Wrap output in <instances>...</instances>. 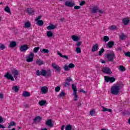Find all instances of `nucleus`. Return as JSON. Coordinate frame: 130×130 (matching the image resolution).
Listing matches in <instances>:
<instances>
[{"instance_id":"1","label":"nucleus","mask_w":130,"mask_h":130,"mask_svg":"<svg viewBox=\"0 0 130 130\" xmlns=\"http://www.w3.org/2000/svg\"><path fill=\"white\" fill-rule=\"evenodd\" d=\"M123 88V84H119L113 85L111 88V93L112 95L117 96L119 93V91Z\"/></svg>"},{"instance_id":"2","label":"nucleus","mask_w":130,"mask_h":130,"mask_svg":"<svg viewBox=\"0 0 130 130\" xmlns=\"http://www.w3.org/2000/svg\"><path fill=\"white\" fill-rule=\"evenodd\" d=\"M34 53L32 52H30L29 54L26 56V60L27 62H32L34 59Z\"/></svg>"},{"instance_id":"3","label":"nucleus","mask_w":130,"mask_h":130,"mask_svg":"<svg viewBox=\"0 0 130 130\" xmlns=\"http://www.w3.org/2000/svg\"><path fill=\"white\" fill-rule=\"evenodd\" d=\"M115 57V54H114V52H111V53L108 54L107 55V58L108 60V61H113L114 58Z\"/></svg>"},{"instance_id":"4","label":"nucleus","mask_w":130,"mask_h":130,"mask_svg":"<svg viewBox=\"0 0 130 130\" xmlns=\"http://www.w3.org/2000/svg\"><path fill=\"white\" fill-rule=\"evenodd\" d=\"M104 78L107 83H109V82L110 83H113L115 82V80H116V79L113 77L104 76Z\"/></svg>"},{"instance_id":"5","label":"nucleus","mask_w":130,"mask_h":130,"mask_svg":"<svg viewBox=\"0 0 130 130\" xmlns=\"http://www.w3.org/2000/svg\"><path fill=\"white\" fill-rule=\"evenodd\" d=\"M37 76H43V77H46V71L44 69H42L41 72L40 70H37L36 72Z\"/></svg>"},{"instance_id":"6","label":"nucleus","mask_w":130,"mask_h":130,"mask_svg":"<svg viewBox=\"0 0 130 130\" xmlns=\"http://www.w3.org/2000/svg\"><path fill=\"white\" fill-rule=\"evenodd\" d=\"M103 73L104 74H107V75H111L112 74V71L108 67H104L103 68Z\"/></svg>"},{"instance_id":"7","label":"nucleus","mask_w":130,"mask_h":130,"mask_svg":"<svg viewBox=\"0 0 130 130\" xmlns=\"http://www.w3.org/2000/svg\"><path fill=\"white\" fill-rule=\"evenodd\" d=\"M4 77L5 78H6L7 80H11L12 82H14V81H15L13 75H12V74H10L9 72H7L6 75H4Z\"/></svg>"},{"instance_id":"8","label":"nucleus","mask_w":130,"mask_h":130,"mask_svg":"<svg viewBox=\"0 0 130 130\" xmlns=\"http://www.w3.org/2000/svg\"><path fill=\"white\" fill-rule=\"evenodd\" d=\"M52 67L56 72L58 73H60V71H61V68L58 66V65H56L55 63H52Z\"/></svg>"},{"instance_id":"9","label":"nucleus","mask_w":130,"mask_h":130,"mask_svg":"<svg viewBox=\"0 0 130 130\" xmlns=\"http://www.w3.org/2000/svg\"><path fill=\"white\" fill-rule=\"evenodd\" d=\"M12 74L15 80H17L18 76H19V71L17 70H13L12 71Z\"/></svg>"},{"instance_id":"10","label":"nucleus","mask_w":130,"mask_h":130,"mask_svg":"<svg viewBox=\"0 0 130 130\" xmlns=\"http://www.w3.org/2000/svg\"><path fill=\"white\" fill-rule=\"evenodd\" d=\"M29 49V47H28V45L24 44L20 46V50L21 52H23V51H26V50H28Z\"/></svg>"},{"instance_id":"11","label":"nucleus","mask_w":130,"mask_h":130,"mask_svg":"<svg viewBox=\"0 0 130 130\" xmlns=\"http://www.w3.org/2000/svg\"><path fill=\"white\" fill-rule=\"evenodd\" d=\"M75 5V3L72 2L66 1L65 2V6H66V7H69V8H73Z\"/></svg>"},{"instance_id":"12","label":"nucleus","mask_w":130,"mask_h":130,"mask_svg":"<svg viewBox=\"0 0 130 130\" xmlns=\"http://www.w3.org/2000/svg\"><path fill=\"white\" fill-rule=\"evenodd\" d=\"M99 49V45L98 44H95L93 45L91 48V51L92 52H95V51H98Z\"/></svg>"},{"instance_id":"13","label":"nucleus","mask_w":130,"mask_h":130,"mask_svg":"<svg viewBox=\"0 0 130 130\" xmlns=\"http://www.w3.org/2000/svg\"><path fill=\"white\" fill-rule=\"evenodd\" d=\"M26 13L28 14V15H30L31 16L34 15V13H35V10L32 9V8H27L26 10Z\"/></svg>"},{"instance_id":"14","label":"nucleus","mask_w":130,"mask_h":130,"mask_svg":"<svg viewBox=\"0 0 130 130\" xmlns=\"http://www.w3.org/2000/svg\"><path fill=\"white\" fill-rule=\"evenodd\" d=\"M42 119V118L41 117H40V116H38L34 119L33 122H40Z\"/></svg>"},{"instance_id":"15","label":"nucleus","mask_w":130,"mask_h":130,"mask_svg":"<svg viewBox=\"0 0 130 130\" xmlns=\"http://www.w3.org/2000/svg\"><path fill=\"white\" fill-rule=\"evenodd\" d=\"M46 125L49 126L50 127H52L53 126V124H52V120L51 119H49L46 122Z\"/></svg>"},{"instance_id":"16","label":"nucleus","mask_w":130,"mask_h":130,"mask_svg":"<svg viewBox=\"0 0 130 130\" xmlns=\"http://www.w3.org/2000/svg\"><path fill=\"white\" fill-rule=\"evenodd\" d=\"M16 46H17V43L15 41H12L10 42L9 47L14 48V47H16Z\"/></svg>"},{"instance_id":"17","label":"nucleus","mask_w":130,"mask_h":130,"mask_svg":"<svg viewBox=\"0 0 130 130\" xmlns=\"http://www.w3.org/2000/svg\"><path fill=\"white\" fill-rule=\"evenodd\" d=\"M122 21L125 26L128 25V23H129V19H127V18H123Z\"/></svg>"},{"instance_id":"18","label":"nucleus","mask_w":130,"mask_h":130,"mask_svg":"<svg viewBox=\"0 0 130 130\" xmlns=\"http://www.w3.org/2000/svg\"><path fill=\"white\" fill-rule=\"evenodd\" d=\"M55 28H56V26H55L52 24H50V25H49L47 27V29L48 30H54V29H55Z\"/></svg>"},{"instance_id":"19","label":"nucleus","mask_w":130,"mask_h":130,"mask_svg":"<svg viewBox=\"0 0 130 130\" xmlns=\"http://www.w3.org/2000/svg\"><path fill=\"white\" fill-rule=\"evenodd\" d=\"M107 45L109 48H112L114 46V42L113 41L109 42Z\"/></svg>"},{"instance_id":"20","label":"nucleus","mask_w":130,"mask_h":130,"mask_svg":"<svg viewBox=\"0 0 130 130\" xmlns=\"http://www.w3.org/2000/svg\"><path fill=\"white\" fill-rule=\"evenodd\" d=\"M98 11H99V8H98V7H97V6H95L92 8V13L93 14H96V13H97V12H98Z\"/></svg>"},{"instance_id":"21","label":"nucleus","mask_w":130,"mask_h":130,"mask_svg":"<svg viewBox=\"0 0 130 130\" xmlns=\"http://www.w3.org/2000/svg\"><path fill=\"white\" fill-rule=\"evenodd\" d=\"M58 55H59L60 57H63V58H65V59H69V56L68 55H63L62 54L60 53L59 52H57Z\"/></svg>"},{"instance_id":"22","label":"nucleus","mask_w":130,"mask_h":130,"mask_svg":"<svg viewBox=\"0 0 130 130\" xmlns=\"http://www.w3.org/2000/svg\"><path fill=\"white\" fill-rule=\"evenodd\" d=\"M72 39H73V41H79L80 40V38L76 35H73L72 36Z\"/></svg>"},{"instance_id":"23","label":"nucleus","mask_w":130,"mask_h":130,"mask_svg":"<svg viewBox=\"0 0 130 130\" xmlns=\"http://www.w3.org/2000/svg\"><path fill=\"white\" fill-rule=\"evenodd\" d=\"M22 97H30V92L28 91H24L22 94Z\"/></svg>"},{"instance_id":"24","label":"nucleus","mask_w":130,"mask_h":130,"mask_svg":"<svg viewBox=\"0 0 130 130\" xmlns=\"http://www.w3.org/2000/svg\"><path fill=\"white\" fill-rule=\"evenodd\" d=\"M41 91L43 94H46L47 92V87L43 86L42 87Z\"/></svg>"},{"instance_id":"25","label":"nucleus","mask_w":130,"mask_h":130,"mask_svg":"<svg viewBox=\"0 0 130 130\" xmlns=\"http://www.w3.org/2000/svg\"><path fill=\"white\" fill-rule=\"evenodd\" d=\"M72 88L73 90V93H77L78 90L77 89V86L75 84H73L72 85Z\"/></svg>"},{"instance_id":"26","label":"nucleus","mask_w":130,"mask_h":130,"mask_svg":"<svg viewBox=\"0 0 130 130\" xmlns=\"http://www.w3.org/2000/svg\"><path fill=\"white\" fill-rule=\"evenodd\" d=\"M40 52L42 53H48V52H49V50H48L47 49L43 48L41 49Z\"/></svg>"},{"instance_id":"27","label":"nucleus","mask_w":130,"mask_h":130,"mask_svg":"<svg viewBox=\"0 0 130 130\" xmlns=\"http://www.w3.org/2000/svg\"><path fill=\"white\" fill-rule=\"evenodd\" d=\"M31 27V23L27 21L24 23V28H30Z\"/></svg>"},{"instance_id":"28","label":"nucleus","mask_w":130,"mask_h":130,"mask_svg":"<svg viewBox=\"0 0 130 130\" xmlns=\"http://www.w3.org/2000/svg\"><path fill=\"white\" fill-rule=\"evenodd\" d=\"M39 104L40 106H43L46 104V101L42 100L39 102Z\"/></svg>"},{"instance_id":"29","label":"nucleus","mask_w":130,"mask_h":130,"mask_svg":"<svg viewBox=\"0 0 130 130\" xmlns=\"http://www.w3.org/2000/svg\"><path fill=\"white\" fill-rule=\"evenodd\" d=\"M46 77H47V78H49L51 77V71H50V70L46 71Z\"/></svg>"},{"instance_id":"30","label":"nucleus","mask_w":130,"mask_h":130,"mask_svg":"<svg viewBox=\"0 0 130 130\" xmlns=\"http://www.w3.org/2000/svg\"><path fill=\"white\" fill-rule=\"evenodd\" d=\"M16 122L15 121H11L8 126V128H11V126H16Z\"/></svg>"},{"instance_id":"31","label":"nucleus","mask_w":130,"mask_h":130,"mask_svg":"<svg viewBox=\"0 0 130 130\" xmlns=\"http://www.w3.org/2000/svg\"><path fill=\"white\" fill-rule=\"evenodd\" d=\"M36 63L39 66H41L43 64V61H42L40 59H38L36 61Z\"/></svg>"},{"instance_id":"32","label":"nucleus","mask_w":130,"mask_h":130,"mask_svg":"<svg viewBox=\"0 0 130 130\" xmlns=\"http://www.w3.org/2000/svg\"><path fill=\"white\" fill-rule=\"evenodd\" d=\"M73 95H74V101H78L79 96L78 95V94H77V92L73 93Z\"/></svg>"},{"instance_id":"33","label":"nucleus","mask_w":130,"mask_h":130,"mask_svg":"<svg viewBox=\"0 0 130 130\" xmlns=\"http://www.w3.org/2000/svg\"><path fill=\"white\" fill-rule=\"evenodd\" d=\"M47 37H52L53 36V33L51 31H48L47 32Z\"/></svg>"},{"instance_id":"34","label":"nucleus","mask_w":130,"mask_h":130,"mask_svg":"<svg viewBox=\"0 0 130 130\" xmlns=\"http://www.w3.org/2000/svg\"><path fill=\"white\" fill-rule=\"evenodd\" d=\"M37 24L39 25V26H43V24H44V22H43V20H38L37 22Z\"/></svg>"},{"instance_id":"35","label":"nucleus","mask_w":130,"mask_h":130,"mask_svg":"<svg viewBox=\"0 0 130 130\" xmlns=\"http://www.w3.org/2000/svg\"><path fill=\"white\" fill-rule=\"evenodd\" d=\"M109 29L112 31H114V30H117V27L115 25H111L109 27Z\"/></svg>"},{"instance_id":"36","label":"nucleus","mask_w":130,"mask_h":130,"mask_svg":"<svg viewBox=\"0 0 130 130\" xmlns=\"http://www.w3.org/2000/svg\"><path fill=\"white\" fill-rule=\"evenodd\" d=\"M104 51H105V50L104 49V48H103V47L102 48L101 50L99 51V55L100 56H101V55H102V53H103V52H104Z\"/></svg>"},{"instance_id":"37","label":"nucleus","mask_w":130,"mask_h":130,"mask_svg":"<svg viewBox=\"0 0 130 130\" xmlns=\"http://www.w3.org/2000/svg\"><path fill=\"white\" fill-rule=\"evenodd\" d=\"M66 130H72L73 129V127L71 124L67 125L65 128Z\"/></svg>"},{"instance_id":"38","label":"nucleus","mask_w":130,"mask_h":130,"mask_svg":"<svg viewBox=\"0 0 130 130\" xmlns=\"http://www.w3.org/2000/svg\"><path fill=\"white\" fill-rule=\"evenodd\" d=\"M103 41L105 42H107L108 41H109V37L105 36L103 38Z\"/></svg>"},{"instance_id":"39","label":"nucleus","mask_w":130,"mask_h":130,"mask_svg":"<svg viewBox=\"0 0 130 130\" xmlns=\"http://www.w3.org/2000/svg\"><path fill=\"white\" fill-rule=\"evenodd\" d=\"M89 113L91 116H94L96 114V111H95V110H92L90 111Z\"/></svg>"},{"instance_id":"40","label":"nucleus","mask_w":130,"mask_h":130,"mask_svg":"<svg viewBox=\"0 0 130 130\" xmlns=\"http://www.w3.org/2000/svg\"><path fill=\"white\" fill-rule=\"evenodd\" d=\"M4 11L7 12V13H11V9H10V7H9V6H6L4 9Z\"/></svg>"},{"instance_id":"41","label":"nucleus","mask_w":130,"mask_h":130,"mask_svg":"<svg viewBox=\"0 0 130 130\" xmlns=\"http://www.w3.org/2000/svg\"><path fill=\"white\" fill-rule=\"evenodd\" d=\"M13 91H15V92H19V88H18V86H15L12 87Z\"/></svg>"},{"instance_id":"42","label":"nucleus","mask_w":130,"mask_h":130,"mask_svg":"<svg viewBox=\"0 0 130 130\" xmlns=\"http://www.w3.org/2000/svg\"><path fill=\"white\" fill-rule=\"evenodd\" d=\"M0 49L1 50H4V49H6V46L4 44H0Z\"/></svg>"},{"instance_id":"43","label":"nucleus","mask_w":130,"mask_h":130,"mask_svg":"<svg viewBox=\"0 0 130 130\" xmlns=\"http://www.w3.org/2000/svg\"><path fill=\"white\" fill-rule=\"evenodd\" d=\"M39 49H40V48L39 47H37L34 48V52L35 53H37L38 51H39Z\"/></svg>"},{"instance_id":"44","label":"nucleus","mask_w":130,"mask_h":130,"mask_svg":"<svg viewBox=\"0 0 130 130\" xmlns=\"http://www.w3.org/2000/svg\"><path fill=\"white\" fill-rule=\"evenodd\" d=\"M66 95V93L63 91H61L59 94L58 95L59 97H63Z\"/></svg>"},{"instance_id":"45","label":"nucleus","mask_w":130,"mask_h":130,"mask_svg":"<svg viewBox=\"0 0 130 130\" xmlns=\"http://www.w3.org/2000/svg\"><path fill=\"white\" fill-rule=\"evenodd\" d=\"M70 86H71V84H70V83L66 81L64 83V87H70Z\"/></svg>"},{"instance_id":"46","label":"nucleus","mask_w":130,"mask_h":130,"mask_svg":"<svg viewBox=\"0 0 130 130\" xmlns=\"http://www.w3.org/2000/svg\"><path fill=\"white\" fill-rule=\"evenodd\" d=\"M68 66L69 69H74V68H75V64L71 63H70Z\"/></svg>"},{"instance_id":"47","label":"nucleus","mask_w":130,"mask_h":130,"mask_svg":"<svg viewBox=\"0 0 130 130\" xmlns=\"http://www.w3.org/2000/svg\"><path fill=\"white\" fill-rule=\"evenodd\" d=\"M60 91V87L59 86H57L55 88V92H59Z\"/></svg>"},{"instance_id":"48","label":"nucleus","mask_w":130,"mask_h":130,"mask_svg":"<svg viewBox=\"0 0 130 130\" xmlns=\"http://www.w3.org/2000/svg\"><path fill=\"white\" fill-rule=\"evenodd\" d=\"M125 36L124 35V34H122L121 35V36H120V39H121V40H124V38H125Z\"/></svg>"},{"instance_id":"49","label":"nucleus","mask_w":130,"mask_h":130,"mask_svg":"<svg viewBox=\"0 0 130 130\" xmlns=\"http://www.w3.org/2000/svg\"><path fill=\"white\" fill-rule=\"evenodd\" d=\"M124 54L125 56H127L128 57H130V52H124Z\"/></svg>"},{"instance_id":"50","label":"nucleus","mask_w":130,"mask_h":130,"mask_svg":"<svg viewBox=\"0 0 130 130\" xmlns=\"http://www.w3.org/2000/svg\"><path fill=\"white\" fill-rule=\"evenodd\" d=\"M125 68H124V67L123 66H120V70L122 72H125Z\"/></svg>"},{"instance_id":"51","label":"nucleus","mask_w":130,"mask_h":130,"mask_svg":"<svg viewBox=\"0 0 130 130\" xmlns=\"http://www.w3.org/2000/svg\"><path fill=\"white\" fill-rule=\"evenodd\" d=\"M63 69L64 70V71H70V68H69V66L65 65L63 67Z\"/></svg>"},{"instance_id":"52","label":"nucleus","mask_w":130,"mask_h":130,"mask_svg":"<svg viewBox=\"0 0 130 130\" xmlns=\"http://www.w3.org/2000/svg\"><path fill=\"white\" fill-rule=\"evenodd\" d=\"M81 45H82V42L78 41L77 42L76 46H77L78 47H80V46H81Z\"/></svg>"},{"instance_id":"53","label":"nucleus","mask_w":130,"mask_h":130,"mask_svg":"<svg viewBox=\"0 0 130 130\" xmlns=\"http://www.w3.org/2000/svg\"><path fill=\"white\" fill-rule=\"evenodd\" d=\"M66 81H67V82H68V83H70V82H73V79H72L71 77H69L66 79Z\"/></svg>"},{"instance_id":"54","label":"nucleus","mask_w":130,"mask_h":130,"mask_svg":"<svg viewBox=\"0 0 130 130\" xmlns=\"http://www.w3.org/2000/svg\"><path fill=\"white\" fill-rule=\"evenodd\" d=\"M84 5H86V2L85 1H81L79 4V6H83Z\"/></svg>"},{"instance_id":"55","label":"nucleus","mask_w":130,"mask_h":130,"mask_svg":"<svg viewBox=\"0 0 130 130\" xmlns=\"http://www.w3.org/2000/svg\"><path fill=\"white\" fill-rule=\"evenodd\" d=\"M76 52L77 53H81V48L77 47L76 48Z\"/></svg>"},{"instance_id":"56","label":"nucleus","mask_w":130,"mask_h":130,"mask_svg":"<svg viewBox=\"0 0 130 130\" xmlns=\"http://www.w3.org/2000/svg\"><path fill=\"white\" fill-rule=\"evenodd\" d=\"M80 9H81V6H74V10H80Z\"/></svg>"},{"instance_id":"57","label":"nucleus","mask_w":130,"mask_h":130,"mask_svg":"<svg viewBox=\"0 0 130 130\" xmlns=\"http://www.w3.org/2000/svg\"><path fill=\"white\" fill-rule=\"evenodd\" d=\"M108 109L107 108H105L104 107H103V110L102 111H103L104 112H105L106 111H108Z\"/></svg>"},{"instance_id":"58","label":"nucleus","mask_w":130,"mask_h":130,"mask_svg":"<svg viewBox=\"0 0 130 130\" xmlns=\"http://www.w3.org/2000/svg\"><path fill=\"white\" fill-rule=\"evenodd\" d=\"M123 114H124L125 115H130V112L129 111H126L123 113Z\"/></svg>"},{"instance_id":"59","label":"nucleus","mask_w":130,"mask_h":130,"mask_svg":"<svg viewBox=\"0 0 130 130\" xmlns=\"http://www.w3.org/2000/svg\"><path fill=\"white\" fill-rule=\"evenodd\" d=\"M4 122V118L0 116V123H3Z\"/></svg>"},{"instance_id":"60","label":"nucleus","mask_w":130,"mask_h":130,"mask_svg":"<svg viewBox=\"0 0 130 130\" xmlns=\"http://www.w3.org/2000/svg\"><path fill=\"white\" fill-rule=\"evenodd\" d=\"M40 19H41V16H39L37 18H36V21H40Z\"/></svg>"},{"instance_id":"61","label":"nucleus","mask_w":130,"mask_h":130,"mask_svg":"<svg viewBox=\"0 0 130 130\" xmlns=\"http://www.w3.org/2000/svg\"><path fill=\"white\" fill-rule=\"evenodd\" d=\"M64 20H66V19L64 18V17H63L60 19V21L62 23V22L64 21Z\"/></svg>"},{"instance_id":"62","label":"nucleus","mask_w":130,"mask_h":130,"mask_svg":"<svg viewBox=\"0 0 130 130\" xmlns=\"http://www.w3.org/2000/svg\"><path fill=\"white\" fill-rule=\"evenodd\" d=\"M0 128H6V127L0 123Z\"/></svg>"},{"instance_id":"63","label":"nucleus","mask_w":130,"mask_h":130,"mask_svg":"<svg viewBox=\"0 0 130 130\" xmlns=\"http://www.w3.org/2000/svg\"><path fill=\"white\" fill-rule=\"evenodd\" d=\"M0 99H4V94L2 93L0 94Z\"/></svg>"},{"instance_id":"64","label":"nucleus","mask_w":130,"mask_h":130,"mask_svg":"<svg viewBox=\"0 0 130 130\" xmlns=\"http://www.w3.org/2000/svg\"><path fill=\"white\" fill-rule=\"evenodd\" d=\"M64 127H66V125H63L62 126V127H61V130H63V129H64Z\"/></svg>"}]
</instances>
